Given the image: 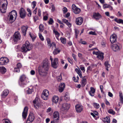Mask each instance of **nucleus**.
<instances>
[{"instance_id": "1", "label": "nucleus", "mask_w": 123, "mask_h": 123, "mask_svg": "<svg viewBox=\"0 0 123 123\" xmlns=\"http://www.w3.org/2000/svg\"><path fill=\"white\" fill-rule=\"evenodd\" d=\"M50 67V63L47 58H45L43 61L42 65L43 69L40 68H38V72L39 74L43 76L45 73H47Z\"/></svg>"}, {"instance_id": "2", "label": "nucleus", "mask_w": 123, "mask_h": 123, "mask_svg": "<svg viewBox=\"0 0 123 123\" xmlns=\"http://www.w3.org/2000/svg\"><path fill=\"white\" fill-rule=\"evenodd\" d=\"M32 49L31 45L28 41H26L25 43L23 45L21 49V51L24 53L31 50Z\"/></svg>"}, {"instance_id": "3", "label": "nucleus", "mask_w": 123, "mask_h": 123, "mask_svg": "<svg viewBox=\"0 0 123 123\" xmlns=\"http://www.w3.org/2000/svg\"><path fill=\"white\" fill-rule=\"evenodd\" d=\"M17 16V12L14 10H13L9 13L8 17L9 18V22L12 24L16 20Z\"/></svg>"}, {"instance_id": "4", "label": "nucleus", "mask_w": 123, "mask_h": 123, "mask_svg": "<svg viewBox=\"0 0 123 123\" xmlns=\"http://www.w3.org/2000/svg\"><path fill=\"white\" fill-rule=\"evenodd\" d=\"M21 35L20 32L17 31L16 32L13 36V41L15 43L17 42L20 39Z\"/></svg>"}, {"instance_id": "5", "label": "nucleus", "mask_w": 123, "mask_h": 123, "mask_svg": "<svg viewBox=\"0 0 123 123\" xmlns=\"http://www.w3.org/2000/svg\"><path fill=\"white\" fill-rule=\"evenodd\" d=\"M49 94L48 91L47 89H45L43 91L42 93L41 97L43 99L47 100L48 98Z\"/></svg>"}, {"instance_id": "6", "label": "nucleus", "mask_w": 123, "mask_h": 123, "mask_svg": "<svg viewBox=\"0 0 123 123\" xmlns=\"http://www.w3.org/2000/svg\"><path fill=\"white\" fill-rule=\"evenodd\" d=\"M6 3H3L1 7V5H0V11L2 13H5L6 11L8 3L6 0Z\"/></svg>"}, {"instance_id": "7", "label": "nucleus", "mask_w": 123, "mask_h": 123, "mask_svg": "<svg viewBox=\"0 0 123 123\" xmlns=\"http://www.w3.org/2000/svg\"><path fill=\"white\" fill-rule=\"evenodd\" d=\"M111 48L114 51H119L120 49V45L119 43L112 44L111 45Z\"/></svg>"}, {"instance_id": "8", "label": "nucleus", "mask_w": 123, "mask_h": 123, "mask_svg": "<svg viewBox=\"0 0 123 123\" xmlns=\"http://www.w3.org/2000/svg\"><path fill=\"white\" fill-rule=\"evenodd\" d=\"M8 58L5 57H2L0 58V65H4L7 64Z\"/></svg>"}, {"instance_id": "9", "label": "nucleus", "mask_w": 123, "mask_h": 123, "mask_svg": "<svg viewBox=\"0 0 123 123\" xmlns=\"http://www.w3.org/2000/svg\"><path fill=\"white\" fill-rule=\"evenodd\" d=\"M34 106L35 108L37 109H38L40 106V103L39 100L37 98H36L33 101Z\"/></svg>"}, {"instance_id": "10", "label": "nucleus", "mask_w": 123, "mask_h": 123, "mask_svg": "<svg viewBox=\"0 0 123 123\" xmlns=\"http://www.w3.org/2000/svg\"><path fill=\"white\" fill-rule=\"evenodd\" d=\"M53 119L55 122L57 123L59 122V115L57 111H55L53 114Z\"/></svg>"}, {"instance_id": "11", "label": "nucleus", "mask_w": 123, "mask_h": 123, "mask_svg": "<svg viewBox=\"0 0 123 123\" xmlns=\"http://www.w3.org/2000/svg\"><path fill=\"white\" fill-rule=\"evenodd\" d=\"M73 12L75 14H78L80 12V9L77 7L74 4H73L72 6Z\"/></svg>"}, {"instance_id": "12", "label": "nucleus", "mask_w": 123, "mask_h": 123, "mask_svg": "<svg viewBox=\"0 0 123 123\" xmlns=\"http://www.w3.org/2000/svg\"><path fill=\"white\" fill-rule=\"evenodd\" d=\"M34 117L33 113H30L26 121V123H31L33 121Z\"/></svg>"}, {"instance_id": "13", "label": "nucleus", "mask_w": 123, "mask_h": 123, "mask_svg": "<svg viewBox=\"0 0 123 123\" xmlns=\"http://www.w3.org/2000/svg\"><path fill=\"white\" fill-rule=\"evenodd\" d=\"M19 14L20 17L21 18H24L25 17L26 13L24 9L23 8H21L20 10Z\"/></svg>"}, {"instance_id": "14", "label": "nucleus", "mask_w": 123, "mask_h": 123, "mask_svg": "<svg viewBox=\"0 0 123 123\" xmlns=\"http://www.w3.org/2000/svg\"><path fill=\"white\" fill-rule=\"evenodd\" d=\"M52 66L54 68H56L58 65V59L57 58H55L54 61L51 63Z\"/></svg>"}, {"instance_id": "15", "label": "nucleus", "mask_w": 123, "mask_h": 123, "mask_svg": "<svg viewBox=\"0 0 123 123\" xmlns=\"http://www.w3.org/2000/svg\"><path fill=\"white\" fill-rule=\"evenodd\" d=\"M110 41L112 43L116 42L117 41V35L116 34H113L110 36Z\"/></svg>"}, {"instance_id": "16", "label": "nucleus", "mask_w": 123, "mask_h": 123, "mask_svg": "<svg viewBox=\"0 0 123 123\" xmlns=\"http://www.w3.org/2000/svg\"><path fill=\"white\" fill-rule=\"evenodd\" d=\"M28 108L27 107H25L24 109V110L22 113V117L23 118L25 119L26 118L27 115Z\"/></svg>"}, {"instance_id": "17", "label": "nucleus", "mask_w": 123, "mask_h": 123, "mask_svg": "<svg viewBox=\"0 0 123 123\" xmlns=\"http://www.w3.org/2000/svg\"><path fill=\"white\" fill-rule=\"evenodd\" d=\"M76 110L77 112H80L83 109V107L81 105H77L75 106Z\"/></svg>"}, {"instance_id": "18", "label": "nucleus", "mask_w": 123, "mask_h": 123, "mask_svg": "<svg viewBox=\"0 0 123 123\" xmlns=\"http://www.w3.org/2000/svg\"><path fill=\"white\" fill-rule=\"evenodd\" d=\"M65 85L64 83H61L59 86V92H62L64 88H65Z\"/></svg>"}, {"instance_id": "19", "label": "nucleus", "mask_w": 123, "mask_h": 123, "mask_svg": "<svg viewBox=\"0 0 123 123\" xmlns=\"http://www.w3.org/2000/svg\"><path fill=\"white\" fill-rule=\"evenodd\" d=\"M83 21V18L81 17H79L76 19V23L77 25H80Z\"/></svg>"}, {"instance_id": "20", "label": "nucleus", "mask_w": 123, "mask_h": 123, "mask_svg": "<svg viewBox=\"0 0 123 123\" xmlns=\"http://www.w3.org/2000/svg\"><path fill=\"white\" fill-rule=\"evenodd\" d=\"M93 17L96 20H98L102 17V16L99 13H94L93 14Z\"/></svg>"}, {"instance_id": "21", "label": "nucleus", "mask_w": 123, "mask_h": 123, "mask_svg": "<svg viewBox=\"0 0 123 123\" xmlns=\"http://www.w3.org/2000/svg\"><path fill=\"white\" fill-rule=\"evenodd\" d=\"M70 105L67 103L63 104L62 105V110H64L68 109L69 108Z\"/></svg>"}, {"instance_id": "22", "label": "nucleus", "mask_w": 123, "mask_h": 123, "mask_svg": "<svg viewBox=\"0 0 123 123\" xmlns=\"http://www.w3.org/2000/svg\"><path fill=\"white\" fill-rule=\"evenodd\" d=\"M28 28V27L27 26H23L22 27L21 30L24 36H25L26 31Z\"/></svg>"}, {"instance_id": "23", "label": "nucleus", "mask_w": 123, "mask_h": 123, "mask_svg": "<svg viewBox=\"0 0 123 123\" xmlns=\"http://www.w3.org/2000/svg\"><path fill=\"white\" fill-rule=\"evenodd\" d=\"M95 89L93 87H91L90 88V91L89 92V93L90 95L93 96L94 95V94L95 92Z\"/></svg>"}, {"instance_id": "24", "label": "nucleus", "mask_w": 123, "mask_h": 123, "mask_svg": "<svg viewBox=\"0 0 123 123\" xmlns=\"http://www.w3.org/2000/svg\"><path fill=\"white\" fill-rule=\"evenodd\" d=\"M26 77L25 75H22L20 76V80L21 82V85H23L24 84V83H23L24 81L25 80Z\"/></svg>"}, {"instance_id": "25", "label": "nucleus", "mask_w": 123, "mask_h": 123, "mask_svg": "<svg viewBox=\"0 0 123 123\" xmlns=\"http://www.w3.org/2000/svg\"><path fill=\"white\" fill-rule=\"evenodd\" d=\"M62 22L66 24L69 27H70L71 26V24L68 22V20L65 19H62Z\"/></svg>"}, {"instance_id": "26", "label": "nucleus", "mask_w": 123, "mask_h": 123, "mask_svg": "<svg viewBox=\"0 0 123 123\" xmlns=\"http://www.w3.org/2000/svg\"><path fill=\"white\" fill-rule=\"evenodd\" d=\"M97 55V57L101 60H103V53L99 51V53Z\"/></svg>"}, {"instance_id": "27", "label": "nucleus", "mask_w": 123, "mask_h": 123, "mask_svg": "<svg viewBox=\"0 0 123 123\" xmlns=\"http://www.w3.org/2000/svg\"><path fill=\"white\" fill-rule=\"evenodd\" d=\"M6 71V69L3 66L0 67V72L2 74H4Z\"/></svg>"}, {"instance_id": "28", "label": "nucleus", "mask_w": 123, "mask_h": 123, "mask_svg": "<svg viewBox=\"0 0 123 123\" xmlns=\"http://www.w3.org/2000/svg\"><path fill=\"white\" fill-rule=\"evenodd\" d=\"M59 99L58 97L56 96H55L53 97L52 101L53 102L56 103L58 102Z\"/></svg>"}, {"instance_id": "29", "label": "nucleus", "mask_w": 123, "mask_h": 123, "mask_svg": "<svg viewBox=\"0 0 123 123\" xmlns=\"http://www.w3.org/2000/svg\"><path fill=\"white\" fill-rule=\"evenodd\" d=\"M103 121L104 122H107V123H110V118L108 116H107L103 118Z\"/></svg>"}, {"instance_id": "30", "label": "nucleus", "mask_w": 123, "mask_h": 123, "mask_svg": "<svg viewBox=\"0 0 123 123\" xmlns=\"http://www.w3.org/2000/svg\"><path fill=\"white\" fill-rule=\"evenodd\" d=\"M7 92V90H4L1 95L2 97L4 98L6 97L8 95Z\"/></svg>"}, {"instance_id": "31", "label": "nucleus", "mask_w": 123, "mask_h": 123, "mask_svg": "<svg viewBox=\"0 0 123 123\" xmlns=\"http://www.w3.org/2000/svg\"><path fill=\"white\" fill-rule=\"evenodd\" d=\"M119 96L120 97V101L122 104L123 103V97L122 93L120 92Z\"/></svg>"}, {"instance_id": "32", "label": "nucleus", "mask_w": 123, "mask_h": 123, "mask_svg": "<svg viewBox=\"0 0 123 123\" xmlns=\"http://www.w3.org/2000/svg\"><path fill=\"white\" fill-rule=\"evenodd\" d=\"M114 20L117 23H121L123 24V20L121 19H118L117 18L114 19Z\"/></svg>"}, {"instance_id": "33", "label": "nucleus", "mask_w": 123, "mask_h": 123, "mask_svg": "<svg viewBox=\"0 0 123 123\" xmlns=\"http://www.w3.org/2000/svg\"><path fill=\"white\" fill-rule=\"evenodd\" d=\"M85 76L84 77V79L82 80V86H84L86 84V79L84 78Z\"/></svg>"}, {"instance_id": "34", "label": "nucleus", "mask_w": 123, "mask_h": 123, "mask_svg": "<svg viewBox=\"0 0 123 123\" xmlns=\"http://www.w3.org/2000/svg\"><path fill=\"white\" fill-rule=\"evenodd\" d=\"M105 66L106 69L107 71H108V68L110 67V65L109 64L108 62L107 61L105 63Z\"/></svg>"}, {"instance_id": "35", "label": "nucleus", "mask_w": 123, "mask_h": 123, "mask_svg": "<svg viewBox=\"0 0 123 123\" xmlns=\"http://www.w3.org/2000/svg\"><path fill=\"white\" fill-rule=\"evenodd\" d=\"M33 91V90L32 88L31 89L29 88L27 90V92L28 94H31L32 92Z\"/></svg>"}, {"instance_id": "36", "label": "nucleus", "mask_w": 123, "mask_h": 123, "mask_svg": "<svg viewBox=\"0 0 123 123\" xmlns=\"http://www.w3.org/2000/svg\"><path fill=\"white\" fill-rule=\"evenodd\" d=\"M43 25L40 24L39 26L40 31L42 32L43 29Z\"/></svg>"}, {"instance_id": "37", "label": "nucleus", "mask_w": 123, "mask_h": 123, "mask_svg": "<svg viewBox=\"0 0 123 123\" xmlns=\"http://www.w3.org/2000/svg\"><path fill=\"white\" fill-rule=\"evenodd\" d=\"M64 98L66 101H68L69 100L70 98L69 96L66 93L64 96Z\"/></svg>"}, {"instance_id": "38", "label": "nucleus", "mask_w": 123, "mask_h": 123, "mask_svg": "<svg viewBox=\"0 0 123 123\" xmlns=\"http://www.w3.org/2000/svg\"><path fill=\"white\" fill-rule=\"evenodd\" d=\"M60 40L62 43L64 44L66 43V39L64 38L61 37L60 38Z\"/></svg>"}, {"instance_id": "39", "label": "nucleus", "mask_w": 123, "mask_h": 123, "mask_svg": "<svg viewBox=\"0 0 123 123\" xmlns=\"http://www.w3.org/2000/svg\"><path fill=\"white\" fill-rule=\"evenodd\" d=\"M48 45L50 47H51L52 46V45H54L55 48H56V44L54 43H51V42L48 43Z\"/></svg>"}, {"instance_id": "40", "label": "nucleus", "mask_w": 123, "mask_h": 123, "mask_svg": "<svg viewBox=\"0 0 123 123\" xmlns=\"http://www.w3.org/2000/svg\"><path fill=\"white\" fill-rule=\"evenodd\" d=\"M60 50H58L57 49H55L53 51V53L54 55H56L60 52Z\"/></svg>"}, {"instance_id": "41", "label": "nucleus", "mask_w": 123, "mask_h": 123, "mask_svg": "<svg viewBox=\"0 0 123 123\" xmlns=\"http://www.w3.org/2000/svg\"><path fill=\"white\" fill-rule=\"evenodd\" d=\"M94 106L96 108H98L99 107V104L96 103H94L93 104Z\"/></svg>"}, {"instance_id": "42", "label": "nucleus", "mask_w": 123, "mask_h": 123, "mask_svg": "<svg viewBox=\"0 0 123 123\" xmlns=\"http://www.w3.org/2000/svg\"><path fill=\"white\" fill-rule=\"evenodd\" d=\"M53 109L51 107H49L47 110L46 112H53Z\"/></svg>"}, {"instance_id": "43", "label": "nucleus", "mask_w": 123, "mask_h": 123, "mask_svg": "<svg viewBox=\"0 0 123 123\" xmlns=\"http://www.w3.org/2000/svg\"><path fill=\"white\" fill-rule=\"evenodd\" d=\"M79 32V31L78 30H77L76 29L75 30V37L76 38H77L78 36V35Z\"/></svg>"}, {"instance_id": "44", "label": "nucleus", "mask_w": 123, "mask_h": 123, "mask_svg": "<svg viewBox=\"0 0 123 123\" xmlns=\"http://www.w3.org/2000/svg\"><path fill=\"white\" fill-rule=\"evenodd\" d=\"M108 112L109 113L112 114L113 115L114 114H115V112L111 109L109 110Z\"/></svg>"}, {"instance_id": "45", "label": "nucleus", "mask_w": 123, "mask_h": 123, "mask_svg": "<svg viewBox=\"0 0 123 123\" xmlns=\"http://www.w3.org/2000/svg\"><path fill=\"white\" fill-rule=\"evenodd\" d=\"M75 70L78 75L81 73V71L79 69H78L77 68H76Z\"/></svg>"}, {"instance_id": "46", "label": "nucleus", "mask_w": 123, "mask_h": 123, "mask_svg": "<svg viewBox=\"0 0 123 123\" xmlns=\"http://www.w3.org/2000/svg\"><path fill=\"white\" fill-rule=\"evenodd\" d=\"M54 22L53 19L51 18H50L49 21V23L50 25H52Z\"/></svg>"}, {"instance_id": "47", "label": "nucleus", "mask_w": 123, "mask_h": 123, "mask_svg": "<svg viewBox=\"0 0 123 123\" xmlns=\"http://www.w3.org/2000/svg\"><path fill=\"white\" fill-rule=\"evenodd\" d=\"M39 35L40 39L42 41L44 40V38L43 36L41 34H39Z\"/></svg>"}, {"instance_id": "48", "label": "nucleus", "mask_w": 123, "mask_h": 123, "mask_svg": "<svg viewBox=\"0 0 123 123\" xmlns=\"http://www.w3.org/2000/svg\"><path fill=\"white\" fill-rule=\"evenodd\" d=\"M53 32L56 35H57L58 36L60 35V33H58V32L57 31L55 30H53Z\"/></svg>"}, {"instance_id": "49", "label": "nucleus", "mask_w": 123, "mask_h": 123, "mask_svg": "<svg viewBox=\"0 0 123 123\" xmlns=\"http://www.w3.org/2000/svg\"><path fill=\"white\" fill-rule=\"evenodd\" d=\"M89 34L92 35H97V34L96 33V32L95 31H90L89 33Z\"/></svg>"}, {"instance_id": "50", "label": "nucleus", "mask_w": 123, "mask_h": 123, "mask_svg": "<svg viewBox=\"0 0 123 123\" xmlns=\"http://www.w3.org/2000/svg\"><path fill=\"white\" fill-rule=\"evenodd\" d=\"M14 71L15 72H19L20 71V69L19 68H15L14 69Z\"/></svg>"}, {"instance_id": "51", "label": "nucleus", "mask_w": 123, "mask_h": 123, "mask_svg": "<svg viewBox=\"0 0 123 123\" xmlns=\"http://www.w3.org/2000/svg\"><path fill=\"white\" fill-rule=\"evenodd\" d=\"M109 5H107L106 4H104L103 6V7L104 8H108L109 7Z\"/></svg>"}, {"instance_id": "52", "label": "nucleus", "mask_w": 123, "mask_h": 123, "mask_svg": "<svg viewBox=\"0 0 123 123\" xmlns=\"http://www.w3.org/2000/svg\"><path fill=\"white\" fill-rule=\"evenodd\" d=\"M32 4L33 5V6L32 7L33 8H34L36 5V2L35 1H33L32 2Z\"/></svg>"}, {"instance_id": "53", "label": "nucleus", "mask_w": 123, "mask_h": 123, "mask_svg": "<svg viewBox=\"0 0 123 123\" xmlns=\"http://www.w3.org/2000/svg\"><path fill=\"white\" fill-rule=\"evenodd\" d=\"M62 11L64 13H66L67 11V9L65 7H64L63 8Z\"/></svg>"}, {"instance_id": "54", "label": "nucleus", "mask_w": 123, "mask_h": 123, "mask_svg": "<svg viewBox=\"0 0 123 123\" xmlns=\"http://www.w3.org/2000/svg\"><path fill=\"white\" fill-rule=\"evenodd\" d=\"M17 67L18 68H19V69L20 68H21L22 67L21 64L20 63H18L17 64Z\"/></svg>"}, {"instance_id": "55", "label": "nucleus", "mask_w": 123, "mask_h": 123, "mask_svg": "<svg viewBox=\"0 0 123 123\" xmlns=\"http://www.w3.org/2000/svg\"><path fill=\"white\" fill-rule=\"evenodd\" d=\"M3 123H8V119H4L2 121Z\"/></svg>"}, {"instance_id": "56", "label": "nucleus", "mask_w": 123, "mask_h": 123, "mask_svg": "<svg viewBox=\"0 0 123 123\" xmlns=\"http://www.w3.org/2000/svg\"><path fill=\"white\" fill-rule=\"evenodd\" d=\"M72 56L73 58L74 59V60L75 61H77V59L76 58V55L74 54H72Z\"/></svg>"}, {"instance_id": "57", "label": "nucleus", "mask_w": 123, "mask_h": 123, "mask_svg": "<svg viewBox=\"0 0 123 123\" xmlns=\"http://www.w3.org/2000/svg\"><path fill=\"white\" fill-rule=\"evenodd\" d=\"M57 79L59 81H60L62 79V77L61 75L58 77Z\"/></svg>"}, {"instance_id": "58", "label": "nucleus", "mask_w": 123, "mask_h": 123, "mask_svg": "<svg viewBox=\"0 0 123 123\" xmlns=\"http://www.w3.org/2000/svg\"><path fill=\"white\" fill-rule=\"evenodd\" d=\"M80 42L81 44L84 45H85L86 44V43L84 41H82L80 40Z\"/></svg>"}, {"instance_id": "59", "label": "nucleus", "mask_w": 123, "mask_h": 123, "mask_svg": "<svg viewBox=\"0 0 123 123\" xmlns=\"http://www.w3.org/2000/svg\"><path fill=\"white\" fill-rule=\"evenodd\" d=\"M68 62L71 64H73V62L72 61L71 59L68 58Z\"/></svg>"}, {"instance_id": "60", "label": "nucleus", "mask_w": 123, "mask_h": 123, "mask_svg": "<svg viewBox=\"0 0 123 123\" xmlns=\"http://www.w3.org/2000/svg\"><path fill=\"white\" fill-rule=\"evenodd\" d=\"M80 68L81 70L82 71H83V72L84 73L85 71L84 67H80Z\"/></svg>"}, {"instance_id": "61", "label": "nucleus", "mask_w": 123, "mask_h": 123, "mask_svg": "<svg viewBox=\"0 0 123 123\" xmlns=\"http://www.w3.org/2000/svg\"><path fill=\"white\" fill-rule=\"evenodd\" d=\"M48 19V17L47 16H45L43 17V19L44 20L46 21Z\"/></svg>"}, {"instance_id": "62", "label": "nucleus", "mask_w": 123, "mask_h": 123, "mask_svg": "<svg viewBox=\"0 0 123 123\" xmlns=\"http://www.w3.org/2000/svg\"><path fill=\"white\" fill-rule=\"evenodd\" d=\"M31 74L32 75H34L35 74V72L34 70H32L30 72Z\"/></svg>"}, {"instance_id": "63", "label": "nucleus", "mask_w": 123, "mask_h": 123, "mask_svg": "<svg viewBox=\"0 0 123 123\" xmlns=\"http://www.w3.org/2000/svg\"><path fill=\"white\" fill-rule=\"evenodd\" d=\"M99 52V51H98L97 52H95V51H94L93 52V54H95L96 55H97L98 54V53Z\"/></svg>"}, {"instance_id": "64", "label": "nucleus", "mask_w": 123, "mask_h": 123, "mask_svg": "<svg viewBox=\"0 0 123 123\" xmlns=\"http://www.w3.org/2000/svg\"><path fill=\"white\" fill-rule=\"evenodd\" d=\"M105 103L107 105H110V104L109 102L106 99V100L105 101Z\"/></svg>"}]
</instances>
